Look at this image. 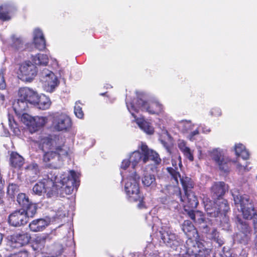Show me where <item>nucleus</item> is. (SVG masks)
I'll return each instance as SVG.
<instances>
[{
	"label": "nucleus",
	"mask_w": 257,
	"mask_h": 257,
	"mask_svg": "<svg viewBox=\"0 0 257 257\" xmlns=\"http://www.w3.org/2000/svg\"><path fill=\"white\" fill-rule=\"evenodd\" d=\"M58 174L56 170L49 172L45 178L34 186L33 193L39 196L45 193L48 198L56 197L59 193L55 184L59 183L62 185L61 189L66 194H71L74 188L77 189L79 185V174L73 170L61 173L59 177Z\"/></svg>",
	"instance_id": "f257e3e1"
},
{
	"label": "nucleus",
	"mask_w": 257,
	"mask_h": 257,
	"mask_svg": "<svg viewBox=\"0 0 257 257\" xmlns=\"http://www.w3.org/2000/svg\"><path fill=\"white\" fill-rule=\"evenodd\" d=\"M137 97L138 99L135 104L134 102H129L126 96L125 102L127 108L135 118V121L139 127L146 134L152 135L154 132V129L151 123L146 121L144 118H137L135 113H138L140 109L141 111L147 112L150 114H158L162 111L163 106L156 100L150 99L146 100L144 99L143 94H138Z\"/></svg>",
	"instance_id": "f03ea898"
},
{
	"label": "nucleus",
	"mask_w": 257,
	"mask_h": 257,
	"mask_svg": "<svg viewBox=\"0 0 257 257\" xmlns=\"http://www.w3.org/2000/svg\"><path fill=\"white\" fill-rule=\"evenodd\" d=\"M28 102L19 95V98L13 104V108L16 113L22 114L21 119L26 124L31 133H34L43 127L48 122L46 116H32L27 113H23L28 107Z\"/></svg>",
	"instance_id": "7ed1b4c3"
},
{
	"label": "nucleus",
	"mask_w": 257,
	"mask_h": 257,
	"mask_svg": "<svg viewBox=\"0 0 257 257\" xmlns=\"http://www.w3.org/2000/svg\"><path fill=\"white\" fill-rule=\"evenodd\" d=\"M124 173L121 172V175L124 183V191L128 199L131 202L140 201L138 206L140 209L143 208L144 204L140 196L139 175L137 174L136 171L130 172L126 177H124Z\"/></svg>",
	"instance_id": "20e7f679"
},
{
	"label": "nucleus",
	"mask_w": 257,
	"mask_h": 257,
	"mask_svg": "<svg viewBox=\"0 0 257 257\" xmlns=\"http://www.w3.org/2000/svg\"><path fill=\"white\" fill-rule=\"evenodd\" d=\"M141 149L142 153L139 151H135L130 155L129 159L133 169L132 171H135V168L136 166H142L149 160L152 161L156 165L160 164L161 159L156 152L150 149L145 144L143 143L141 144Z\"/></svg>",
	"instance_id": "39448f33"
},
{
	"label": "nucleus",
	"mask_w": 257,
	"mask_h": 257,
	"mask_svg": "<svg viewBox=\"0 0 257 257\" xmlns=\"http://www.w3.org/2000/svg\"><path fill=\"white\" fill-rule=\"evenodd\" d=\"M234 204L240 207V210L244 219H252L255 233H257V214L249 197L246 195H241L238 192L232 193Z\"/></svg>",
	"instance_id": "423d86ee"
},
{
	"label": "nucleus",
	"mask_w": 257,
	"mask_h": 257,
	"mask_svg": "<svg viewBox=\"0 0 257 257\" xmlns=\"http://www.w3.org/2000/svg\"><path fill=\"white\" fill-rule=\"evenodd\" d=\"M167 189L170 194L176 196L180 201L183 203L184 211L186 213L197 207L198 201L197 197L192 190L184 192L185 195L182 196L180 189L177 186L169 185L167 187Z\"/></svg>",
	"instance_id": "0eeeda50"
},
{
	"label": "nucleus",
	"mask_w": 257,
	"mask_h": 257,
	"mask_svg": "<svg viewBox=\"0 0 257 257\" xmlns=\"http://www.w3.org/2000/svg\"><path fill=\"white\" fill-rule=\"evenodd\" d=\"M54 150L55 151L44 152L43 160L48 167L57 169L59 168L62 164V157L67 155L68 148L67 146L61 148V146H59Z\"/></svg>",
	"instance_id": "6e6552de"
},
{
	"label": "nucleus",
	"mask_w": 257,
	"mask_h": 257,
	"mask_svg": "<svg viewBox=\"0 0 257 257\" xmlns=\"http://www.w3.org/2000/svg\"><path fill=\"white\" fill-rule=\"evenodd\" d=\"M184 247L185 250L180 251L182 255L186 254L194 257H207L210 251L209 248L205 247L202 242L193 238L187 239Z\"/></svg>",
	"instance_id": "1a4fd4ad"
},
{
	"label": "nucleus",
	"mask_w": 257,
	"mask_h": 257,
	"mask_svg": "<svg viewBox=\"0 0 257 257\" xmlns=\"http://www.w3.org/2000/svg\"><path fill=\"white\" fill-rule=\"evenodd\" d=\"M236 223L239 232L236 233L234 237V240L240 244H247L250 241L251 235L250 226L246 221H244L238 216L236 217Z\"/></svg>",
	"instance_id": "9d476101"
},
{
	"label": "nucleus",
	"mask_w": 257,
	"mask_h": 257,
	"mask_svg": "<svg viewBox=\"0 0 257 257\" xmlns=\"http://www.w3.org/2000/svg\"><path fill=\"white\" fill-rule=\"evenodd\" d=\"M18 77L23 81L31 82L36 76L37 67L30 61H25L18 64Z\"/></svg>",
	"instance_id": "9b49d317"
},
{
	"label": "nucleus",
	"mask_w": 257,
	"mask_h": 257,
	"mask_svg": "<svg viewBox=\"0 0 257 257\" xmlns=\"http://www.w3.org/2000/svg\"><path fill=\"white\" fill-rule=\"evenodd\" d=\"M41 81L43 83L44 89L48 92H53L59 84V81L54 73L46 69H43L40 73Z\"/></svg>",
	"instance_id": "f8f14e48"
},
{
	"label": "nucleus",
	"mask_w": 257,
	"mask_h": 257,
	"mask_svg": "<svg viewBox=\"0 0 257 257\" xmlns=\"http://www.w3.org/2000/svg\"><path fill=\"white\" fill-rule=\"evenodd\" d=\"M159 234L163 242L168 247L176 250L181 249L180 247L182 243L181 239L169 229L162 228L159 231Z\"/></svg>",
	"instance_id": "ddd939ff"
},
{
	"label": "nucleus",
	"mask_w": 257,
	"mask_h": 257,
	"mask_svg": "<svg viewBox=\"0 0 257 257\" xmlns=\"http://www.w3.org/2000/svg\"><path fill=\"white\" fill-rule=\"evenodd\" d=\"M65 139L60 136H49L44 137L41 140V147L43 152L46 150H54L57 146H60L63 148L65 145Z\"/></svg>",
	"instance_id": "4468645a"
},
{
	"label": "nucleus",
	"mask_w": 257,
	"mask_h": 257,
	"mask_svg": "<svg viewBox=\"0 0 257 257\" xmlns=\"http://www.w3.org/2000/svg\"><path fill=\"white\" fill-rule=\"evenodd\" d=\"M166 170L177 184H178L179 179L180 180L184 192L191 190L193 188L194 184L191 179L188 177H181L177 167H167Z\"/></svg>",
	"instance_id": "2eb2a0df"
},
{
	"label": "nucleus",
	"mask_w": 257,
	"mask_h": 257,
	"mask_svg": "<svg viewBox=\"0 0 257 257\" xmlns=\"http://www.w3.org/2000/svg\"><path fill=\"white\" fill-rule=\"evenodd\" d=\"M228 190V186L223 182H215L211 188V193L215 203L219 206L222 203V198L225 192Z\"/></svg>",
	"instance_id": "dca6fc26"
},
{
	"label": "nucleus",
	"mask_w": 257,
	"mask_h": 257,
	"mask_svg": "<svg viewBox=\"0 0 257 257\" xmlns=\"http://www.w3.org/2000/svg\"><path fill=\"white\" fill-rule=\"evenodd\" d=\"M28 221L25 209L16 210L9 216L8 222L12 226L20 227L25 225Z\"/></svg>",
	"instance_id": "f3484780"
},
{
	"label": "nucleus",
	"mask_w": 257,
	"mask_h": 257,
	"mask_svg": "<svg viewBox=\"0 0 257 257\" xmlns=\"http://www.w3.org/2000/svg\"><path fill=\"white\" fill-rule=\"evenodd\" d=\"M71 125L70 118L64 114L55 116L52 121V127L57 131H66L71 127Z\"/></svg>",
	"instance_id": "a211bd4d"
},
{
	"label": "nucleus",
	"mask_w": 257,
	"mask_h": 257,
	"mask_svg": "<svg viewBox=\"0 0 257 257\" xmlns=\"http://www.w3.org/2000/svg\"><path fill=\"white\" fill-rule=\"evenodd\" d=\"M211 159L218 166L219 169L224 172L229 171L228 160L225 158L222 151L219 149L213 150L210 153Z\"/></svg>",
	"instance_id": "6ab92c4d"
},
{
	"label": "nucleus",
	"mask_w": 257,
	"mask_h": 257,
	"mask_svg": "<svg viewBox=\"0 0 257 257\" xmlns=\"http://www.w3.org/2000/svg\"><path fill=\"white\" fill-rule=\"evenodd\" d=\"M30 236L28 233L17 234L11 236V239L8 241L7 246L9 249L19 248L27 244L30 240Z\"/></svg>",
	"instance_id": "aec40b11"
},
{
	"label": "nucleus",
	"mask_w": 257,
	"mask_h": 257,
	"mask_svg": "<svg viewBox=\"0 0 257 257\" xmlns=\"http://www.w3.org/2000/svg\"><path fill=\"white\" fill-rule=\"evenodd\" d=\"M221 202V204H219L218 209H220V211H222V215H220L216 219V221L220 222V225L223 229L228 230L230 227V224L229 218L226 214L229 210V206L227 200H222Z\"/></svg>",
	"instance_id": "412c9836"
},
{
	"label": "nucleus",
	"mask_w": 257,
	"mask_h": 257,
	"mask_svg": "<svg viewBox=\"0 0 257 257\" xmlns=\"http://www.w3.org/2000/svg\"><path fill=\"white\" fill-rule=\"evenodd\" d=\"M203 203L204 209L209 217L217 218L220 215H222V211L218 209V206L215 203V201L212 202L209 198L204 197Z\"/></svg>",
	"instance_id": "4be33fe9"
},
{
	"label": "nucleus",
	"mask_w": 257,
	"mask_h": 257,
	"mask_svg": "<svg viewBox=\"0 0 257 257\" xmlns=\"http://www.w3.org/2000/svg\"><path fill=\"white\" fill-rule=\"evenodd\" d=\"M38 93L29 87H23L19 89V95L28 103L33 104L38 100Z\"/></svg>",
	"instance_id": "5701e85b"
},
{
	"label": "nucleus",
	"mask_w": 257,
	"mask_h": 257,
	"mask_svg": "<svg viewBox=\"0 0 257 257\" xmlns=\"http://www.w3.org/2000/svg\"><path fill=\"white\" fill-rule=\"evenodd\" d=\"M186 214L196 223L199 224L201 229H207V224L205 222L203 213L201 211H195L193 210H189Z\"/></svg>",
	"instance_id": "b1692460"
},
{
	"label": "nucleus",
	"mask_w": 257,
	"mask_h": 257,
	"mask_svg": "<svg viewBox=\"0 0 257 257\" xmlns=\"http://www.w3.org/2000/svg\"><path fill=\"white\" fill-rule=\"evenodd\" d=\"M33 41L35 47L40 51L45 48L46 41L42 31L39 29H35L33 33Z\"/></svg>",
	"instance_id": "393cba45"
},
{
	"label": "nucleus",
	"mask_w": 257,
	"mask_h": 257,
	"mask_svg": "<svg viewBox=\"0 0 257 257\" xmlns=\"http://www.w3.org/2000/svg\"><path fill=\"white\" fill-rule=\"evenodd\" d=\"M182 230L188 237V239H197L198 236L197 230L190 221L186 220L184 221L182 225Z\"/></svg>",
	"instance_id": "a878e982"
},
{
	"label": "nucleus",
	"mask_w": 257,
	"mask_h": 257,
	"mask_svg": "<svg viewBox=\"0 0 257 257\" xmlns=\"http://www.w3.org/2000/svg\"><path fill=\"white\" fill-rule=\"evenodd\" d=\"M27 179L32 182L36 181L40 175V169L37 164L32 163L26 168Z\"/></svg>",
	"instance_id": "bb28decb"
},
{
	"label": "nucleus",
	"mask_w": 257,
	"mask_h": 257,
	"mask_svg": "<svg viewBox=\"0 0 257 257\" xmlns=\"http://www.w3.org/2000/svg\"><path fill=\"white\" fill-rule=\"evenodd\" d=\"M202 232L206 233L207 237L215 241L219 246H221L224 243V239L220 236L219 232L215 228L209 229L208 226L207 225V229H202Z\"/></svg>",
	"instance_id": "cd10ccee"
},
{
	"label": "nucleus",
	"mask_w": 257,
	"mask_h": 257,
	"mask_svg": "<svg viewBox=\"0 0 257 257\" xmlns=\"http://www.w3.org/2000/svg\"><path fill=\"white\" fill-rule=\"evenodd\" d=\"M142 182L143 184L146 187L153 188L156 187L157 185L155 176L151 172L148 171H144Z\"/></svg>",
	"instance_id": "c85d7f7f"
},
{
	"label": "nucleus",
	"mask_w": 257,
	"mask_h": 257,
	"mask_svg": "<svg viewBox=\"0 0 257 257\" xmlns=\"http://www.w3.org/2000/svg\"><path fill=\"white\" fill-rule=\"evenodd\" d=\"M48 225L47 222L44 219H38L33 220L29 224V228L33 232L43 231Z\"/></svg>",
	"instance_id": "c756f323"
},
{
	"label": "nucleus",
	"mask_w": 257,
	"mask_h": 257,
	"mask_svg": "<svg viewBox=\"0 0 257 257\" xmlns=\"http://www.w3.org/2000/svg\"><path fill=\"white\" fill-rule=\"evenodd\" d=\"M14 7L9 4H4L0 6V20L7 21L11 19L10 14L13 11Z\"/></svg>",
	"instance_id": "7c9ffc66"
},
{
	"label": "nucleus",
	"mask_w": 257,
	"mask_h": 257,
	"mask_svg": "<svg viewBox=\"0 0 257 257\" xmlns=\"http://www.w3.org/2000/svg\"><path fill=\"white\" fill-rule=\"evenodd\" d=\"M37 98L38 100L36 101V103H34V105L43 110L48 109L49 107L51 104L49 98L44 94H41L40 95H38V94Z\"/></svg>",
	"instance_id": "2f4dec72"
},
{
	"label": "nucleus",
	"mask_w": 257,
	"mask_h": 257,
	"mask_svg": "<svg viewBox=\"0 0 257 257\" xmlns=\"http://www.w3.org/2000/svg\"><path fill=\"white\" fill-rule=\"evenodd\" d=\"M178 147L186 158L190 161L194 160L193 151L187 146L185 142L184 141H179Z\"/></svg>",
	"instance_id": "473e14b6"
},
{
	"label": "nucleus",
	"mask_w": 257,
	"mask_h": 257,
	"mask_svg": "<svg viewBox=\"0 0 257 257\" xmlns=\"http://www.w3.org/2000/svg\"><path fill=\"white\" fill-rule=\"evenodd\" d=\"M32 60L35 66H46L49 62V58L46 54L39 53L35 56H32Z\"/></svg>",
	"instance_id": "72a5a7b5"
},
{
	"label": "nucleus",
	"mask_w": 257,
	"mask_h": 257,
	"mask_svg": "<svg viewBox=\"0 0 257 257\" xmlns=\"http://www.w3.org/2000/svg\"><path fill=\"white\" fill-rule=\"evenodd\" d=\"M24 162V158L17 153L13 152L11 154L10 163L13 167L19 168L23 166Z\"/></svg>",
	"instance_id": "f704fd0d"
},
{
	"label": "nucleus",
	"mask_w": 257,
	"mask_h": 257,
	"mask_svg": "<svg viewBox=\"0 0 257 257\" xmlns=\"http://www.w3.org/2000/svg\"><path fill=\"white\" fill-rule=\"evenodd\" d=\"M234 150L237 157H240L243 160H247L249 158V153L245 149V147L241 144H236Z\"/></svg>",
	"instance_id": "c9c22d12"
},
{
	"label": "nucleus",
	"mask_w": 257,
	"mask_h": 257,
	"mask_svg": "<svg viewBox=\"0 0 257 257\" xmlns=\"http://www.w3.org/2000/svg\"><path fill=\"white\" fill-rule=\"evenodd\" d=\"M50 240V238L48 234H42L36 236L35 239V243L37 248H41L44 247L47 241Z\"/></svg>",
	"instance_id": "e433bc0d"
},
{
	"label": "nucleus",
	"mask_w": 257,
	"mask_h": 257,
	"mask_svg": "<svg viewBox=\"0 0 257 257\" xmlns=\"http://www.w3.org/2000/svg\"><path fill=\"white\" fill-rule=\"evenodd\" d=\"M10 45L11 47L15 49L19 50L23 48V42L20 38L12 36L10 39Z\"/></svg>",
	"instance_id": "4c0bfd02"
},
{
	"label": "nucleus",
	"mask_w": 257,
	"mask_h": 257,
	"mask_svg": "<svg viewBox=\"0 0 257 257\" xmlns=\"http://www.w3.org/2000/svg\"><path fill=\"white\" fill-rule=\"evenodd\" d=\"M23 209H25V212L28 220L29 217H33L36 213L37 206L36 204L30 203Z\"/></svg>",
	"instance_id": "58836bf2"
},
{
	"label": "nucleus",
	"mask_w": 257,
	"mask_h": 257,
	"mask_svg": "<svg viewBox=\"0 0 257 257\" xmlns=\"http://www.w3.org/2000/svg\"><path fill=\"white\" fill-rule=\"evenodd\" d=\"M17 201L23 208L30 203L28 197L24 193H20L17 196Z\"/></svg>",
	"instance_id": "ea45409f"
},
{
	"label": "nucleus",
	"mask_w": 257,
	"mask_h": 257,
	"mask_svg": "<svg viewBox=\"0 0 257 257\" xmlns=\"http://www.w3.org/2000/svg\"><path fill=\"white\" fill-rule=\"evenodd\" d=\"M180 127H182V130L184 132H188V131L192 130L194 125L192 124L190 120H182L181 122Z\"/></svg>",
	"instance_id": "a19ab883"
},
{
	"label": "nucleus",
	"mask_w": 257,
	"mask_h": 257,
	"mask_svg": "<svg viewBox=\"0 0 257 257\" xmlns=\"http://www.w3.org/2000/svg\"><path fill=\"white\" fill-rule=\"evenodd\" d=\"M9 126L15 134H18L19 130L18 128L17 124L15 122L13 116L9 115L8 116Z\"/></svg>",
	"instance_id": "79ce46f5"
},
{
	"label": "nucleus",
	"mask_w": 257,
	"mask_h": 257,
	"mask_svg": "<svg viewBox=\"0 0 257 257\" xmlns=\"http://www.w3.org/2000/svg\"><path fill=\"white\" fill-rule=\"evenodd\" d=\"M79 101H77L75 103L74 112L77 117L79 118H82L84 116V113L82 111L81 107L79 105Z\"/></svg>",
	"instance_id": "37998d69"
},
{
	"label": "nucleus",
	"mask_w": 257,
	"mask_h": 257,
	"mask_svg": "<svg viewBox=\"0 0 257 257\" xmlns=\"http://www.w3.org/2000/svg\"><path fill=\"white\" fill-rule=\"evenodd\" d=\"M235 163L236 164V168L240 173L242 174L244 172H248L251 169L250 167H248V162H246L245 166L242 165L238 161L235 162Z\"/></svg>",
	"instance_id": "c03bdc74"
},
{
	"label": "nucleus",
	"mask_w": 257,
	"mask_h": 257,
	"mask_svg": "<svg viewBox=\"0 0 257 257\" xmlns=\"http://www.w3.org/2000/svg\"><path fill=\"white\" fill-rule=\"evenodd\" d=\"M62 246L61 244L57 243L52 246V251L53 256H58L60 255L62 252Z\"/></svg>",
	"instance_id": "a18cd8bd"
},
{
	"label": "nucleus",
	"mask_w": 257,
	"mask_h": 257,
	"mask_svg": "<svg viewBox=\"0 0 257 257\" xmlns=\"http://www.w3.org/2000/svg\"><path fill=\"white\" fill-rule=\"evenodd\" d=\"M146 219L147 223H148V225L152 228H154L155 224L154 222L158 220V217H154L151 214H149L146 216Z\"/></svg>",
	"instance_id": "49530a36"
},
{
	"label": "nucleus",
	"mask_w": 257,
	"mask_h": 257,
	"mask_svg": "<svg viewBox=\"0 0 257 257\" xmlns=\"http://www.w3.org/2000/svg\"><path fill=\"white\" fill-rule=\"evenodd\" d=\"M130 164L131 163L130 162L129 160H124L121 163V169L123 170L124 171H121L120 173L121 172H124V177H125V176H127L129 173L127 174V172L126 171V169L129 167Z\"/></svg>",
	"instance_id": "de8ad7c7"
},
{
	"label": "nucleus",
	"mask_w": 257,
	"mask_h": 257,
	"mask_svg": "<svg viewBox=\"0 0 257 257\" xmlns=\"http://www.w3.org/2000/svg\"><path fill=\"white\" fill-rule=\"evenodd\" d=\"M10 257H28V252L26 250H21L17 253L11 254Z\"/></svg>",
	"instance_id": "09e8293b"
},
{
	"label": "nucleus",
	"mask_w": 257,
	"mask_h": 257,
	"mask_svg": "<svg viewBox=\"0 0 257 257\" xmlns=\"http://www.w3.org/2000/svg\"><path fill=\"white\" fill-rule=\"evenodd\" d=\"M6 87V84L4 79L3 71L2 70H0V89H5Z\"/></svg>",
	"instance_id": "8fccbe9b"
},
{
	"label": "nucleus",
	"mask_w": 257,
	"mask_h": 257,
	"mask_svg": "<svg viewBox=\"0 0 257 257\" xmlns=\"http://www.w3.org/2000/svg\"><path fill=\"white\" fill-rule=\"evenodd\" d=\"M210 113L212 115L219 116L221 114V111L219 108H214L211 110Z\"/></svg>",
	"instance_id": "3c124183"
},
{
	"label": "nucleus",
	"mask_w": 257,
	"mask_h": 257,
	"mask_svg": "<svg viewBox=\"0 0 257 257\" xmlns=\"http://www.w3.org/2000/svg\"><path fill=\"white\" fill-rule=\"evenodd\" d=\"M198 134H199V131L198 130V129H196L195 131L192 132L190 134V135L188 136V138L191 141H193L194 140V136L198 135Z\"/></svg>",
	"instance_id": "603ef678"
},
{
	"label": "nucleus",
	"mask_w": 257,
	"mask_h": 257,
	"mask_svg": "<svg viewBox=\"0 0 257 257\" xmlns=\"http://www.w3.org/2000/svg\"><path fill=\"white\" fill-rule=\"evenodd\" d=\"M220 257H234V256L232 255L230 252H226L223 254H220Z\"/></svg>",
	"instance_id": "864d4df0"
},
{
	"label": "nucleus",
	"mask_w": 257,
	"mask_h": 257,
	"mask_svg": "<svg viewBox=\"0 0 257 257\" xmlns=\"http://www.w3.org/2000/svg\"><path fill=\"white\" fill-rule=\"evenodd\" d=\"M161 143L163 145V146L165 147V148L168 151H169V147L168 144L167 143L165 142L164 141H161Z\"/></svg>",
	"instance_id": "5fc2aeb1"
},
{
	"label": "nucleus",
	"mask_w": 257,
	"mask_h": 257,
	"mask_svg": "<svg viewBox=\"0 0 257 257\" xmlns=\"http://www.w3.org/2000/svg\"><path fill=\"white\" fill-rule=\"evenodd\" d=\"M4 192L3 191H0V204L2 203L3 202V200H2V197L4 195Z\"/></svg>",
	"instance_id": "6e6d98bb"
},
{
	"label": "nucleus",
	"mask_w": 257,
	"mask_h": 257,
	"mask_svg": "<svg viewBox=\"0 0 257 257\" xmlns=\"http://www.w3.org/2000/svg\"><path fill=\"white\" fill-rule=\"evenodd\" d=\"M256 233V236L255 238V248L257 250V233Z\"/></svg>",
	"instance_id": "4d7b16f0"
},
{
	"label": "nucleus",
	"mask_w": 257,
	"mask_h": 257,
	"mask_svg": "<svg viewBox=\"0 0 257 257\" xmlns=\"http://www.w3.org/2000/svg\"><path fill=\"white\" fill-rule=\"evenodd\" d=\"M241 255H242L243 257H247V254L245 252V251H242Z\"/></svg>",
	"instance_id": "13d9d810"
},
{
	"label": "nucleus",
	"mask_w": 257,
	"mask_h": 257,
	"mask_svg": "<svg viewBox=\"0 0 257 257\" xmlns=\"http://www.w3.org/2000/svg\"><path fill=\"white\" fill-rule=\"evenodd\" d=\"M14 186L13 185H10V186H9V187H8V191H10V190L11 189H13Z\"/></svg>",
	"instance_id": "bf43d9fd"
},
{
	"label": "nucleus",
	"mask_w": 257,
	"mask_h": 257,
	"mask_svg": "<svg viewBox=\"0 0 257 257\" xmlns=\"http://www.w3.org/2000/svg\"><path fill=\"white\" fill-rule=\"evenodd\" d=\"M3 235L2 233H0V244H1L2 243V240H3Z\"/></svg>",
	"instance_id": "052dcab7"
},
{
	"label": "nucleus",
	"mask_w": 257,
	"mask_h": 257,
	"mask_svg": "<svg viewBox=\"0 0 257 257\" xmlns=\"http://www.w3.org/2000/svg\"><path fill=\"white\" fill-rule=\"evenodd\" d=\"M2 99H4V96H2Z\"/></svg>",
	"instance_id": "680f3d73"
},
{
	"label": "nucleus",
	"mask_w": 257,
	"mask_h": 257,
	"mask_svg": "<svg viewBox=\"0 0 257 257\" xmlns=\"http://www.w3.org/2000/svg\"><path fill=\"white\" fill-rule=\"evenodd\" d=\"M0 257H2V255H1V253H0Z\"/></svg>",
	"instance_id": "e2e57ef3"
},
{
	"label": "nucleus",
	"mask_w": 257,
	"mask_h": 257,
	"mask_svg": "<svg viewBox=\"0 0 257 257\" xmlns=\"http://www.w3.org/2000/svg\"><path fill=\"white\" fill-rule=\"evenodd\" d=\"M256 179H257V176H256Z\"/></svg>",
	"instance_id": "0e129e2a"
}]
</instances>
